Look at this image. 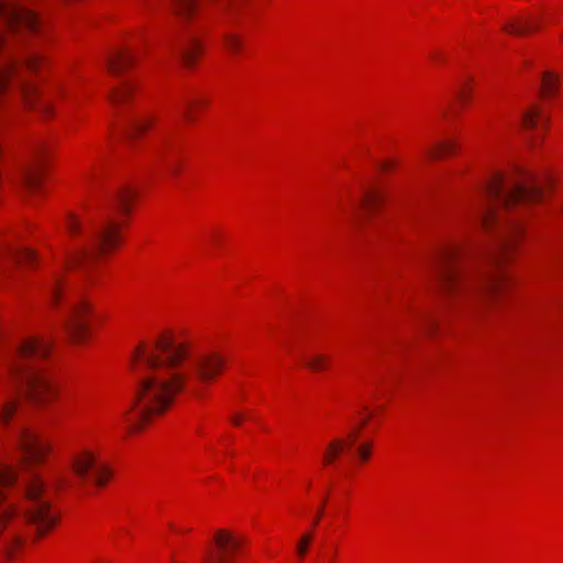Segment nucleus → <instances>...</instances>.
Segmentation results:
<instances>
[{
	"label": "nucleus",
	"mask_w": 563,
	"mask_h": 563,
	"mask_svg": "<svg viewBox=\"0 0 563 563\" xmlns=\"http://www.w3.org/2000/svg\"><path fill=\"white\" fill-rule=\"evenodd\" d=\"M541 197L542 189L534 180H508L501 174L494 175L482 188L472 213L485 229L496 227L499 231L487 265L477 263L459 243L440 246L428 262V274L448 305L474 302L497 291L504 276L494 269L521 233L520 222L505 218L504 212L523 209Z\"/></svg>",
	"instance_id": "obj_1"
},
{
	"label": "nucleus",
	"mask_w": 563,
	"mask_h": 563,
	"mask_svg": "<svg viewBox=\"0 0 563 563\" xmlns=\"http://www.w3.org/2000/svg\"><path fill=\"white\" fill-rule=\"evenodd\" d=\"M217 353L194 354L186 343L167 333L152 344H139L132 356V372L137 379L135 398L123 419L131 430L164 413L180 390L198 393L200 384L213 379L223 368Z\"/></svg>",
	"instance_id": "obj_2"
},
{
	"label": "nucleus",
	"mask_w": 563,
	"mask_h": 563,
	"mask_svg": "<svg viewBox=\"0 0 563 563\" xmlns=\"http://www.w3.org/2000/svg\"><path fill=\"white\" fill-rule=\"evenodd\" d=\"M16 481L15 471L0 466V548L9 558L23 544V529L31 528L38 537L44 536L58 521V514L51 506V499L43 479L34 474L24 485L25 505L18 509L7 501L3 488Z\"/></svg>",
	"instance_id": "obj_3"
},
{
	"label": "nucleus",
	"mask_w": 563,
	"mask_h": 563,
	"mask_svg": "<svg viewBox=\"0 0 563 563\" xmlns=\"http://www.w3.org/2000/svg\"><path fill=\"white\" fill-rule=\"evenodd\" d=\"M49 343L40 338L20 342L5 353L7 375L10 384L37 405L49 401L56 395L51 378L36 367V362L49 353Z\"/></svg>",
	"instance_id": "obj_4"
},
{
	"label": "nucleus",
	"mask_w": 563,
	"mask_h": 563,
	"mask_svg": "<svg viewBox=\"0 0 563 563\" xmlns=\"http://www.w3.org/2000/svg\"><path fill=\"white\" fill-rule=\"evenodd\" d=\"M119 224L107 220L100 227L93 229L84 243L68 255L67 265L82 271H88L97 262L99 254L108 252L118 244Z\"/></svg>",
	"instance_id": "obj_5"
},
{
	"label": "nucleus",
	"mask_w": 563,
	"mask_h": 563,
	"mask_svg": "<svg viewBox=\"0 0 563 563\" xmlns=\"http://www.w3.org/2000/svg\"><path fill=\"white\" fill-rule=\"evenodd\" d=\"M9 48V41L0 31V49ZM42 64V57L36 53H27L23 59L8 56L0 64V93L5 89L9 81H16L20 92L31 102L35 88L23 79L24 70L36 71Z\"/></svg>",
	"instance_id": "obj_6"
},
{
	"label": "nucleus",
	"mask_w": 563,
	"mask_h": 563,
	"mask_svg": "<svg viewBox=\"0 0 563 563\" xmlns=\"http://www.w3.org/2000/svg\"><path fill=\"white\" fill-rule=\"evenodd\" d=\"M76 476L82 481L92 479L96 485L103 486L111 476L107 465L97 463L96 456L89 451H82L71 461Z\"/></svg>",
	"instance_id": "obj_7"
},
{
	"label": "nucleus",
	"mask_w": 563,
	"mask_h": 563,
	"mask_svg": "<svg viewBox=\"0 0 563 563\" xmlns=\"http://www.w3.org/2000/svg\"><path fill=\"white\" fill-rule=\"evenodd\" d=\"M90 316V305L78 298L70 302L69 310L65 316V331L76 341H82L88 332V318Z\"/></svg>",
	"instance_id": "obj_8"
},
{
	"label": "nucleus",
	"mask_w": 563,
	"mask_h": 563,
	"mask_svg": "<svg viewBox=\"0 0 563 563\" xmlns=\"http://www.w3.org/2000/svg\"><path fill=\"white\" fill-rule=\"evenodd\" d=\"M18 443L22 452L23 463H41L48 453V444L30 429L21 428Z\"/></svg>",
	"instance_id": "obj_9"
},
{
	"label": "nucleus",
	"mask_w": 563,
	"mask_h": 563,
	"mask_svg": "<svg viewBox=\"0 0 563 563\" xmlns=\"http://www.w3.org/2000/svg\"><path fill=\"white\" fill-rule=\"evenodd\" d=\"M242 544V541L225 530H219L214 534L216 549H208L206 563H232V554Z\"/></svg>",
	"instance_id": "obj_10"
},
{
	"label": "nucleus",
	"mask_w": 563,
	"mask_h": 563,
	"mask_svg": "<svg viewBox=\"0 0 563 563\" xmlns=\"http://www.w3.org/2000/svg\"><path fill=\"white\" fill-rule=\"evenodd\" d=\"M45 163V150L37 147L19 176V184L25 190L35 192L41 187L42 170Z\"/></svg>",
	"instance_id": "obj_11"
},
{
	"label": "nucleus",
	"mask_w": 563,
	"mask_h": 563,
	"mask_svg": "<svg viewBox=\"0 0 563 563\" xmlns=\"http://www.w3.org/2000/svg\"><path fill=\"white\" fill-rule=\"evenodd\" d=\"M35 255L27 249L4 247L0 249V278L9 275L12 264H31Z\"/></svg>",
	"instance_id": "obj_12"
},
{
	"label": "nucleus",
	"mask_w": 563,
	"mask_h": 563,
	"mask_svg": "<svg viewBox=\"0 0 563 563\" xmlns=\"http://www.w3.org/2000/svg\"><path fill=\"white\" fill-rule=\"evenodd\" d=\"M357 431L350 432L347 439H335L331 441L323 454V463L329 465L333 464L335 460L346 450H350L356 441Z\"/></svg>",
	"instance_id": "obj_13"
},
{
	"label": "nucleus",
	"mask_w": 563,
	"mask_h": 563,
	"mask_svg": "<svg viewBox=\"0 0 563 563\" xmlns=\"http://www.w3.org/2000/svg\"><path fill=\"white\" fill-rule=\"evenodd\" d=\"M154 119L148 115H130L123 119L124 134L128 139H133L137 134L146 131Z\"/></svg>",
	"instance_id": "obj_14"
},
{
	"label": "nucleus",
	"mask_w": 563,
	"mask_h": 563,
	"mask_svg": "<svg viewBox=\"0 0 563 563\" xmlns=\"http://www.w3.org/2000/svg\"><path fill=\"white\" fill-rule=\"evenodd\" d=\"M200 44L195 35H188L180 46L177 54L187 66H192L199 55Z\"/></svg>",
	"instance_id": "obj_15"
},
{
	"label": "nucleus",
	"mask_w": 563,
	"mask_h": 563,
	"mask_svg": "<svg viewBox=\"0 0 563 563\" xmlns=\"http://www.w3.org/2000/svg\"><path fill=\"white\" fill-rule=\"evenodd\" d=\"M380 201L382 192L377 188L364 189L357 211L360 217L372 213L380 205Z\"/></svg>",
	"instance_id": "obj_16"
},
{
	"label": "nucleus",
	"mask_w": 563,
	"mask_h": 563,
	"mask_svg": "<svg viewBox=\"0 0 563 563\" xmlns=\"http://www.w3.org/2000/svg\"><path fill=\"white\" fill-rule=\"evenodd\" d=\"M135 59V55L131 51H119L111 55L109 58V70L113 75H119L121 71L128 69Z\"/></svg>",
	"instance_id": "obj_17"
},
{
	"label": "nucleus",
	"mask_w": 563,
	"mask_h": 563,
	"mask_svg": "<svg viewBox=\"0 0 563 563\" xmlns=\"http://www.w3.org/2000/svg\"><path fill=\"white\" fill-rule=\"evenodd\" d=\"M203 0H174L175 13L183 21H188L199 11Z\"/></svg>",
	"instance_id": "obj_18"
},
{
	"label": "nucleus",
	"mask_w": 563,
	"mask_h": 563,
	"mask_svg": "<svg viewBox=\"0 0 563 563\" xmlns=\"http://www.w3.org/2000/svg\"><path fill=\"white\" fill-rule=\"evenodd\" d=\"M133 90L134 84L129 80H124L110 92V100L114 107L120 108L130 100Z\"/></svg>",
	"instance_id": "obj_19"
},
{
	"label": "nucleus",
	"mask_w": 563,
	"mask_h": 563,
	"mask_svg": "<svg viewBox=\"0 0 563 563\" xmlns=\"http://www.w3.org/2000/svg\"><path fill=\"white\" fill-rule=\"evenodd\" d=\"M559 89V75L547 70L541 75L540 92L543 98H552Z\"/></svg>",
	"instance_id": "obj_20"
},
{
	"label": "nucleus",
	"mask_w": 563,
	"mask_h": 563,
	"mask_svg": "<svg viewBox=\"0 0 563 563\" xmlns=\"http://www.w3.org/2000/svg\"><path fill=\"white\" fill-rule=\"evenodd\" d=\"M538 27L539 25L529 19H517L505 24L504 30L510 34L525 35Z\"/></svg>",
	"instance_id": "obj_21"
},
{
	"label": "nucleus",
	"mask_w": 563,
	"mask_h": 563,
	"mask_svg": "<svg viewBox=\"0 0 563 563\" xmlns=\"http://www.w3.org/2000/svg\"><path fill=\"white\" fill-rule=\"evenodd\" d=\"M538 120L544 121V123H548L549 121V118L544 117L541 113V109L539 108V106H531L521 114V124L525 129L536 128L538 124Z\"/></svg>",
	"instance_id": "obj_22"
},
{
	"label": "nucleus",
	"mask_w": 563,
	"mask_h": 563,
	"mask_svg": "<svg viewBox=\"0 0 563 563\" xmlns=\"http://www.w3.org/2000/svg\"><path fill=\"white\" fill-rule=\"evenodd\" d=\"M305 365L312 372H321L328 368L330 357L320 353H310L302 356Z\"/></svg>",
	"instance_id": "obj_23"
},
{
	"label": "nucleus",
	"mask_w": 563,
	"mask_h": 563,
	"mask_svg": "<svg viewBox=\"0 0 563 563\" xmlns=\"http://www.w3.org/2000/svg\"><path fill=\"white\" fill-rule=\"evenodd\" d=\"M133 195H134V192L132 189H130L129 187H122L118 191L115 199H114V203H115L117 208L124 213H129L130 212L129 202L132 199Z\"/></svg>",
	"instance_id": "obj_24"
},
{
	"label": "nucleus",
	"mask_w": 563,
	"mask_h": 563,
	"mask_svg": "<svg viewBox=\"0 0 563 563\" xmlns=\"http://www.w3.org/2000/svg\"><path fill=\"white\" fill-rule=\"evenodd\" d=\"M20 406L18 401L14 398L8 399L1 407H0V420L3 423H8L11 418L19 415Z\"/></svg>",
	"instance_id": "obj_25"
},
{
	"label": "nucleus",
	"mask_w": 563,
	"mask_h": 563,
	"mask_svg": "<svg viewBox=\"0 0 563 563\" xmlns=\"http://www.w3.org/2000/svg\"><path fill=\"white\" fill-rule=\"evenodd\" d=\"M454 152V144L452 142H442L428 148V155L431 158H439L443 155L451 154Z\"/></svg>",
	"instance_id": "obj_26"
},
{
	"label": "nucleus",
	"mask_w": 563,
	"mask_h": 563,
	"mask_svg": "<svg viewBox=\"0 0 563 563\" xmlns=\"http://www.w3.org/2000/svg\"><path fill=\"white\" fill-rule=\"evenodd\" d=\"M48 292L52 303L57 305L62 298V277L59 275L53 277Z\"/></svg>",
	"instance_id": "obj_27"
},
{
	"label": "nucleus",
	"mask_w": 563,
	"mask_h": 563,
	"mask_svg": "<svg viewBox=\"0 0 563 563\" xmlns=\"http://www.w3.org/2000/svg\"><path fill=\"white\" fill-rule=\"evenodd\" d=\"M312 539H313L312 532H306L301 536V538L299 539L298 544L296 547V552L299 558L302 559L306 556V554L308 552V548H309Z\"/></svg>",
	"instance_id": "obj_28"
},
{
	"label": "nucleus",
	"mask_w": 563,
	"mask_h": 563,
	"mask_svg": "<svg viewBox=\"0 0 563 563\" xmlns=\"http://www.w3.org/2000/svg\"><path fill=\"white\" fill-rule=\"evenodd\" d=\"M223 41H224L225 47L229 51L234 52V53L239 52L243 46L242 40L236 34H232V33L224 34Z\"/></svg>",
	"instance_id": "obj_29"
},
{
	"label": "nucleus",
	"mask_w": 563,
	"mask_h": 563,
	"mask_svg": "<svg viewBox=\"0 0 563 563\" xmlns=\"http://www.w3.org/2000/svg\"><path fill=\"white\" fill-rule=\"evenodd\" d=\"M67 229L70 234L76 235L81 232V224L74 216H69L67 218Z\"/></svg>",
	"instance_id": "obj_30"
},
{
	"label": "nucleus",
	"mask_w": 563,
	"mask_h": 563,
	"mask_svg": "<svg viewBox=\"0 0 563 563\" xmlns=\"http://www.w3.org/2000/svg\"><path fill=\"white\" fill-rule=\"evenodd\" d=\"M357 454L362 461H367L371 456V445L368 443L360 445L357 448Z\"/></svg>",
	"instance_id": "obj_31"
},
{
	"label": "nucleus",
	"mask_w": 563,
	"mask_h": 563,
	"mask_svg": "<svg viewBox=\"0 0 563 563\" xmlns=\"http://www.w3.org/2000/svg\"><path fill=\"white\" fill-rule=\"evenodd\" d=\"M195 101L190 99H185L183 101V114L185 118L190 119L191 114V108L194 107Z\"/></svg>",
	"instance_id": "obj_32"
},
{
	"label": "nucleus",
	"mask_w": 563,
	"mask_h": 563,
	"mask_svg": "<svg viewBox=\"0 0 563 563\" xmlns=\"http://www.w3.org/2000/svg\"><path fill=\"white\" fill-rule=\"evenodd\" d=\"M457 96L459 98H461L463 101H466L467 97H468V92H467V89H466V86L463 85L459 91H457Z\"/></svg>",
	"instance_id": "obj_33"
},
{
	"label": "nucleus",
	"mask_w": 563,
	"mask_h": 563,
	"mask_svg": "<svg viewBox=\"0 0 563 563\" xmlns=\"http://www.w3.org/2000/svg\"><path fill=\"white\" fill-rule=\"evenodd\" d=\"M324 505H325V501H323V503L321 504V506L319 507L318 512H317V517L313 519V526H317V525H318L319 519H320V517H321V516H322V514H323Z\"/></svg>",
	"instance_id": "obj_34"
},
{
	"label": "nucleus",
	"mask_w": 563,
	"mask_h": 563,
	"mask_svg": "<svg viewBox=\"0 0 563 563\" xmlns=\"http://www.w3.org/2000/svg\"><path fill=\"white\" fill-rule=\"evenodd\" d=\"M166 167L169 173H176L177 172V165L174 163H166Z\"/></svg>",
	"instance_id": "obj_35"
},
{
	"label": "nucleus",
	"mask_w": 563,
	"mask_h": 563,
	"mask_svg": "<svg viewBox=\"0 0 563 563\" xmlns=\"http://www.w3.org/2000/svg\"><path fill=\"white\" fill-rule=\"evenodd\" d=\"M231 421H232V423L239 426L241 423V421H242V416L241 415H236V416L232 417Z\"/></svg>",
	"instance_id": "obj_36"
},
{
	"label": "nucleus",
	"mask_w": 563,
	"mask_h": 563,
	"mask_svg": "<svg viewBox=\"0 0 563 563\" xmlns=\"http://www.w3.org/2000/svg\"><path fill=\"white\" fill-rule=\"evenodd\" d=\"M427 327H428V331H431L432 328L434 327V320H432L431 318H429L427 320Z\"/></svg>",
	"instance_id": "obj_37"
},
{
	"label": "nucleus",
	"mask_w": 563,
	"mask_h": 563,
	"mask_svg": "<svg viewBox=\"0 0 563 563\" xmlns=\"http://www.w3.org/2000/svg\"><path fill=\"white\" fill-rule=\"evenodd\" d=\"M43 109H44V111H48V106L47 104H43Z\"/></svg>",
	"instance_id": "obj_38"
}]
</instances>
